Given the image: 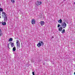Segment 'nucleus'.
I'll return each mask as SVG.
<instances>
[{"label":"nucleus","mask_w":75,"mask_h":75,"mask_svg":"<svg viewBox=\"0 0 75 75\" xmlns=\"http://www.w3.org/2000/svg\"><path fill=\"white\" fill-rule=\"evenodd\" d=\"M2 16L4 18V21L5 22H7L8 21V18H7V16L4 12H2Z\"/></svg>","instance_id":"1"},{"label":"nucleus","mask_w":75,"mask_h":75,"mask_svg":"<svg viewBox=\"0 0 75 75\" xmlns=\"http://www.w3.org/2000/svg\"><path fill=\"white\" fill-rule=\"evenodd\" d=\"M40 42L38 44H37V46L38 47H40L42 45H44V42L43 41H40Z\"/></svg>","instance_id":"2"},{"label":"nucleus","mask_w":75,"mask_h":75,"mask_svg":"<svg viewBox=\"0 0 75 75\" xmlns=\"http://www.w3.org/2000/svg\"><path fill=\"white\" fill-rule=\"evenodd\" d=\"M62 26L64 28H65L67 27V24L65 22H63L62 23Z\"/></svg>","instance_id":"3"},{"label":"nucleus","mask_w":75,"mask_h":75,"mask_svg":"<svg viewBox=\"0 0 75 75\" xmlns=\"http://www.w3.org/2000/svg\"><path fill=\"white\" fill-rule=\"evenodd\" d=\"M16 41L17 47L18 48H20V42H19V41H18V40H17Z\"/></svg>","instance_id":"4"},{"label":"nucleus","mask_w":75,"mask_h":75,"mask_svg":"<svg viewBox=\"0 0 75 75\" xmlns=\"http://www.w3.org/2000/svg\"><path fill=\"white\" fill-rule=\"evenodd\" d=\"M42 2H39L38 1H37V2L36 3V6H40V5L41 4Z\"/></svg>","instance_id":"5"},{"label":"nucleus","mask_w":75,"mask_h":75,"mask_svg":"<svg viewBox=\"0 0 75 75\" xmlns=\"http://www.w3.org/2000/svg\"><path fill=\"white\" fill-rule=\"evenodd\" d=\"M31 23L32 24H35V20L34 19H33L31 20Z\"/></svg>","instance_id":"6"},{"label":"nucleus","mask_w":75,"mask_h":75,"mask_svg":"<svg viewBox=\"0 0 75 75\" xmlns=\"http://www.w3.org/2000/svg\"><path fill=\"white\" fill-rule=\"evenodd\" d=\"M10 44H11V47H12V48H13V47H15L14 45V43L13 42H10Z\"/></svg>","instance_id":"7"},{"label":"nucleus","mask_w":75,"mask_h":75,"mask_svg":"<svg viewBox=\"0 0 75 75\" xmlns=\"http://www.w3.org/2000/svg\"><path fill=\"white\" fill-rule=\"evenodd\" d=\"M44 24H45V22H44V21H40V25L41 26H42V25H44Z\"/></svg>","instance_id":"8"},{"label":"nucleus","mask_w":75,"mask_h":75,"mask_svg":"<svg viewBox=\"0 0 75 75\" xmlns=\"http://www.w3.org/2000/svg\"><path fill=\"white\" fill-rule=\"evenodd\" d=\"M59 31H62V27H60L59 29H58Z\"/></svg>","instance_id":"9"},{"label":"nucleus","mask_w":75,"mask_h":75,"mask_svg":"<svg viewBox=\"0 0 75 75\" xmlns=\"http://www.w3.org/2000/svg\"><path fill=\"white\" fill-rule=\"evenodd\" d=\"M16 50V47L15 46L14 47H13V51H15Z\"/></svg>","instance_id":"10"},{"label":"nucleus","mask_w":75,"mask_h":75,"mask_svg":"<svg viewBox=\"0 0 75 75\" xmlns=\"http://www.w3.org/2000/svg\"><path fill=\"white\" fill-rule=\"evenodd\" d=\"M11 47V44H10V43H9L8 45V47L9 48V49H10V47Z\"/></svg>","instance_id":"11"},{"label":"nucleus","mask_w":75,"mask_h":75,"mask_svg":"<svg viewBox=\"0 0 75 75\" xmlns=\"http://www.w3.org/2000/svg\"><path fill=\"white\" fill-rule=\"evenodd\" d=\"M2 24L3 25H6V23L5 22H2Z\"/></svg>","instance_id":"12"},{"label":"nucleus","mask_w":75,"mask_h":75,"mask_svg":"<svg viewBox=\"0 0 75 75\" xmlns=\"http://www.w3.org/2000/svg\"><path fill=\"white\" fill-rule=\"evenodd\" d=\"M58 23H62V21L61 19H60L59 20V21H58Z\"/></svg>","instance_id":"13"},{"label":"nucleus","mask_w":75,"mask_h":75,"mask_svg":"<svg viewBox=\"0 0 75 75\" xmlns=\"http://www.w3.org/2000/svg\"><path fill=\"white\" fill-rule=\"evenodd\" d=\"M9 42H11L13 41V39L12 38H10L9 40Z\"/></svg>","instance_id":"14"},{"label":"nucleus","mask_w":75,"mask_h":75,"mask_svg":"<svg viewBox=\"0 0 75 75\" xmlns=\"http://www.w3.org/2000/svg\"><path fill=\"white\" fill-rule=\"evenodd\" d=\"M65 30L64 29L62 31V34H63L64 33H65Z\"/></svg>","instance_id":"15"},{"label":"nucleus","mask_w":75,"mask_h":75,"mask_svg":"<svg viewBox=\"0 0 75 75\" xmlns=\"http://www.w3.org/2000/svg\"><path fill=\"white\" fill-rule=\"evenodd\" d=\"M11 1L12 3H15V1L14 0H11Z\"/></svg>","instance_id":"16"},{"label":"nucleus","mask_w":75,"mask_h":75,"mask_svg":"<svg viewBox=\"0 0 75 75\" xmlns=\"http://www.w3.org/2000/svg\"><path fill=\"white\" fill-rule=\"evenodd\" d=\"M0 11H3V9L1 8H0Z\"/></svg>","instance_id":"17"},{"label":"nucleus","mask_w":75,"mask_h":75,"mask_svg":"<svg viewBox=\"0 0 75 75\" xmlns=\"http://www.w3.org/2000/svg\"><path fill=\"white\" fill-rule=\"evenodd\" d=\"M60 25L59 24H58V26H57V27H58V28H59V27H60Z\"/></svg>","instance_id":"18"},{"label":"nucleus","mask_w":75,"mask_h":75,"mask_svg":"<svg viewBox=\"0 0 75 75\" xmlns=\"http://www.w3.org/2000/svg\"><path fill=\"white\" fill-rule=\"evenodd\" d=\"M32 74L33 75H35V74H34V72L33 71L32 72Z\"/></svg>","instance_id":"19"},{"label":"nucleus","mask_w":75,"mask_h":75,"mask_svg":"<svg viewBox=\"0 0 75 75\" xmlns=\"http://www.w3.org/2000/svg\"><path fill=\"white\" fill-rule=\"evenodd\" d=\"M2 35V33H1V32L0 33V36L1 37Z\"/></svg>","instance_id":"20"},{"label":"nucleus","mask_w":75,"mask_h":75,"mask_svg":"<svg viewBox=\"0 0 75 75\" xmlns=\"http://www.w3.org/2000/svg\"><path fill=\"white\" fill-rule=\"evenodd\" d=\"M2 23H3V22H0V24H2Z\"/></svg>","instance_id":"21"},{"label":"nucleus","mask_w":75,"mask_h":75,"mask_svg":"<svg viewBox=\"0 0 75 75\" xmlns=\"http://www.w3.org/2000/svg\"><path fill=\"white\" fill-rule=\"evenodd\" d=\"M52 38H54V37H53V36H52Z\"/></svg>","instance_id":"22"},{"label":"nucleus","mask_w":75,"mask_h":75,"mask_svg":"<svg viewBox=\"0 0 75 75\" xmlns=\"http://www.w3.org/2000/svg\"><path fill=\"white\" fill-rule=\"evenodd\" d=\"M0 32H1V29H0Z\"/></svg>","instance_id":"23"},{"label":"nucleus","mask_w":75,"mask_h":75,"mask_svg":"<svg viewBox=\"0 0 75 75\" xmlns=\"http://www.w3.org/2000/svg\"><path fill=\"white\" fill-rule=\"evenodd\" d=\"M74 74L75 75V72H74Z\"/></svg>","instance_id":"24"},{"label":"nucleus","mask_w":75,"mask_h":75,"mask_svg":"<svg viewBox=\"0 0 75 75\" xmlns=\"http://www.w3.org/2000/svg\"><path fill=\"white\" fill-rule=\"evenodd\" d=\"M74 4H75V2H74Z\"/></svg>","instance_id":"25"},{"label":"nucleus","mask_w":75,"mask_h":75,"mask_svg":"<svg viewBox=\"0 0 75 75\" xmlns=\"http://www.w3.org/2000/svg\"><path fill=\"white\" fill-rule=\"evenodd\" d=\"M0 12H1V11H0Z\"/></svg>","instance_id":"26"}]
</instances>
